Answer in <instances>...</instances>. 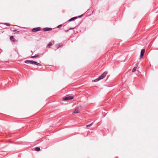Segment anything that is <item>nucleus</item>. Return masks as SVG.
<instances>
[{"label":"nucleus","mask_w":158,"mask_h":158,"mask_svg":"<svg viewBox=\"0 0 158 158\" xmlns=\"http://www.w3.org/2000/svg\"><path fill=\"white\" fill-rule=\"evenodd\" d=\"M136 68L137 67H134L133 69H132V72H135L136 71Z\"/></svg>","instance_id":"15"},{"label":"nucleus","mask_w":158,"mask_h":158,"mask_svg":"<svg viewBox=\"0 0 158 158\" xmlns=\"http://www.w3.org/2000/svg\"><path fill=\"white\" fill-rule=\"evenodd\" d=\"M35 150L36 151H39L40 150V148L38 147H36L35 148Z\"/></svg>","instance_id":"11"},{"label":"nucleus","mask_w":158,"mask_h":158,"mask_svg":"<svg viewBox=\"0 0 158 158\" xmlns=\"http://www.w3.org/2000/svg\"><path fill=\"white\" fill-rule=\"evenodd\" d=\"M82 16V15L80 16H79V17H81Z\"/></svg>","instance_id":"21"},{"label":"nucleus","mask_w":158,"mask_h":158,"mask_svg":"<svg viewBox=\"0 0 158 158\" xmlns=\"http://www.w3.org/2000/svg\"><path fill=\"white\" fill-rule=\"evenodd\" d=\"M52 43L51 42H49L48 45V46L50 47V46H52Z\"/></svg>","instance_id":"17"},{"label":"nucleus","mask_w":158,"mask_h":158,"mask_svg":"<svg viewBox=\"0 0 158 158\" xmlns=\"http://www.w3.org/2000/svg\"><path fill=\"white\" fill-rule=\"evenodd\" d=\"M59 47H57V49H58V48Z\"/></svg>","instance_id":"22"},{"label":"nucleus","mask_w":158,"mask_h":158,"mask_svg":"<svg viewBox=\"0 0 158 158\" xmlns=\"http://www.w3.org/2000/svg\"><path fill=\"white\" fill-rule=\"evenodd\" d=\"M4 24H5L6 25L8 26H9L10 25V23H4Z\"/></svg>","instance_id":"16"},{"label":"nucleus","mask_w":158,"mask_h":158,"mask_svg":"<svg viewBox=\"0 0 158 158\" xmlns=\"http://www.w3.org/2000/svg\"><path fill=\"white\" fill-rule=\"evenodd\" d=\"M69 31V30H65V31L66 32H68Z\"/></svg>","instance_id":"20"},{"label":"nucleus","mask_w":158,"mask_h":158,"mask_svg":"<svg viewBox=\"0 0 158 158\" xmlns=\"http://www.w3.org/2000/svg\"><path fill=\"white\" fill-rule=\"evenodd\" d=\"M73 98V96H68L64 98L63 100L64 101H66L68 100H71Z\"/></svg>","instance_id":"2"},{"label":"nucleus","mask_w":158,"mask_h":158,"mask_svg":"<svg viewBox=\"0 0 158 158\" xmlns=\"http://www.w3.org/2000/svg\"><path fill=\"white\" fill-rule=\"evenodd\" d=\"M14 31L15 32H19V31H17V30H15Z\"/></svg>","instance_id":"19"},{"label":"nucleus","mask_w":158,"mask_h":158,"mask_svg":"<svg viewBox=\"0 0 158 158\" xmlns=\"http://www.w3.org/2000/svg\"><path fill=\"white\" fill-rule=\"evenodd\" d=\"M79 113L78 110V109L76 108L74 110V111L72 113L73 114V113Z\"/></svg>","instance_id":"10"},{"label":"nucleus","mask_w":158,"mask_h":158,"mask_svg":"<svg viewBox=\"0 0 158 158\" xmlns=\"http://www.w3.org/2000/svg\"><path fill=\"white\" fill-rule=\"evenodd\" d=\"M32 64H35L37 65H38V66H41L42 65L41 64H40L38 63H37L35 61H34L33 60V61Z\"/></svg>","instance_id":"7"},{"label":"nucleus","mask_w":158,"mask_h":158,"mask_svg":"<svg viewBox=\"0 0 158 158\" xmlns=\"http://www.w3.org/2000/svg\"><path fill=\"white\" fill-rule=\"evenodd\" d=\"M100 80V79L99 78V77L97 79H96L94 80V82H96L98 81L99 80Z\"/></svg>","instance_id":"13"},{"label":"nucleus","mask_w":158,"mask_h":158,"mask_svg":"<svg viewBox=\"0 0 158 158\" xmlns=\"http://www.w3.org/2000/svg\"><path fill=\"white\" fill-rule=\"evenodd\" d=\"M77 17H73V18H72L70 19H69V21H72L77 19Z\"/></svg>","instance_id":"9"},{"label":"nucleus","mask_w":158,"mask_h":158,"mask_svg":"<svg viewBox=\"0 0 158 158\" xmlns=\"http://www.w3.org/2000/svg\"><path fill=\"white\" fill-rule=\"evenodd\" d=\"M33 60H26L25 61V62L27 64H33Z\"/></svg>","instance_id":"6"},{"label":"nucleus","mask_w":158,"mask_h":158,"mask_svg":"<svg viewBox=\"0 0 158 158\" xmlns=\"http://www.w3.org/2000/svg\"><path fill=\"white\" fill-rule=\"evenodd\" d=\"M94 123V122H93V123H91V124H89V125H87L86 126V127H90V126H92V125Z\"/></svg>","instance_id":"14"},{"label":"nucleus","mask_w":158,"mask_h":158,"mask_svg":"<svg viewBox=\"0 0 158 158\" xmlns=\"http://www.w3.org/2000/svg\"><path fill=\"white\" fill-rule=\"evenodd\" d=\"M10 40H12L14 42H17V41L15 38H14L13 36H10Z\"/></svg>","instance_id":"5"},{"label":"nucleus","mask_w":158,"mask_h":158,"mask_svg":"<svg viewBox=\"0 0 158 158\" xmlns=\"http://www.w3.org/2000/svg\"><path fill=\"white\" fill-rule=\"evenodd\" d=\"M52 29L51 28L46 27V28H44L43 29V30L44 31H50V30H51Z\"/></svg>","instance_id":"8"},{"label":"nucleus","mask_w":158,"mask_h":158,"mask_svg":"<svg viewBox=\"0 0 158 158\" xmlns=\"http://www.w3.org/2000/svg\"><path fill=\"white\" fill-rule=\"evenodd\" d=\"M107 74V72H105L99 77V78L100 80L103 79L106 77Z\"/></svg>","instance_id":"1"},{"label":"nucleus","mask_w":158,"mask_h":158,"mask_svg":"<svg viewBox=\"0 0 158 158\" xmlns=\"http://www.w3.org/2000/svg\"><path fill=\"white\" fill-rule=\"evenodd\" d=\"M62 26V24L60 25L57 26V28H60V27H61Z\"/></svg>","instance_id":"18"},{"label":"nucleus","mask_w":158,"mask_h":158,"mask_svg":"<svg viewBox=\"0 0 158 158\" xmlns=\"http://www.w3.org/2000/svg\"><path fill=\"white\" fill-rule=\"evenodd\" d=\"M31 52L32 53V51H31Z\"/></svg>","instance_id":"23"},{"label":"nucleus","mask_w":158,"mask_h":158,"mask_svg":"<svg viewBox=\"0 0 158 158\" xmlns=\"http://www.w3.org/2000/svg\"><path fill=\"white\" fill-rule=\"evenodd\" d=\"M39 55L38 54H36L35 56H31V58H36V57H39Z\"/></svg>","instance_id":"12"},{"label":"nucleus","mask_w":158,"mask_h":158,"mask_svg":"<svg viewBox=\"0 0 158 158\" xmlns=\"http://www.w3.org/2000/svg\"><path fill=\"white\" fill-rule=\"evenodd\" d=\"M145 52V49H142L141 50V52H140V58H141L143 57V56L144 53Z\"/></svg>","instance_id":"4"},{"label":"nucleus","mask_w":158,"mask_h":158,"mask_svg":"<svg viewBox=\"0 0 158 158\" xmlns=\"http://www.w3.org/2000/svg\"><path fill=\"white\" fill-rule=\"evenodd\" d=\"M41 28L40 27H38L36 28H33L32 30V31L33 32H35L39 31L40 30Z\"/></svg>","instance_id":"3"}]
</instances>
